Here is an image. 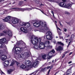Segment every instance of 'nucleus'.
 I'll use <instances>...</instances> for the list:
<instances>
[{"instance_id": "obj_53", "label": "nucleus", "mask_w": 75, "mask_h": 75, "mask_svg": "<svg viewBox=\"0 0 75 75\" xmlns=\"http://www.w3.org/2000/svg\"><path fill=\"white\" fill-rule=\"evenodd\" d=\"M66 41V42H67V41L68 40V39H65Z\"/></svg>"}, {"instance_id": "obj_57", "label": "nucleus", "mask_w": 75, "mask_h": 75, "mask_svg": "<svg viewBox=\"0 0 75 75\" xmlns=\"http://www.w3.org/2000/svg\"><path fill=\"white\" fill-rule=\"evenodd\" d=\"M15 2H13L12 4H15Z\"/></svg>"}, {"instance_id": "obj_60", "label": "nucleus", "mask_w": 75, "mask_h": 75, "mask_svg": "<svg viewBox=\"0 0 75 75\" xmlns=\"http://www.w3.org/2000/svg\"><path fill=\"white\" fill-rule=\"evenodd\" d=\"M61 34H62L61 33H59V35H61Z\"/></svg>"}, {"instance_id": "obj_5", "label": "nucleus", "mask_w": 75, "mask_h": 75, "mask_svg": "<svg viewBox=\"0 0 75 75\" xmlns=\"http://www.w3.org/2000/svg\"><path fill=\"white\" fill-rule=\"evenodd\" d=\"M31 42L33 45L38 44L37 37H35L34 36H32L31 38Z\"/></svg>"}, {"instance_id": "obj_43", "label": "nucleus", "mask_w": 75, "mask_h": 75, "mask_svg": "<svg viewBox=\"0 0 75 75\" xmlns=\"http://www.w3.org/2000/svg\"><path fill=\"white\" fill-rule=\"evenodd\" d=\"M64 31L65 32H67V29L66 28H64Z\"/></svg>"}, {"instance_id": "obj_29", "label": "nucleus", "mask_w": 75, "mask_h": 75, "mask_svg": "<svg viewBox=\"0 0 75 75\" xmlns=\"http://www.w3.org/2000/svg\"><path fill=\"white\" fill-rule=\"evenodd\" d=\"M12 72H13V70H12V69L9 70L8 71V74H11Z\"/></svg>"}, {"instance_id": "obj_42", "label": "nucleus", "mask_w": 75, "mask_h": 75, "mask_svg": "<svg viewBox=\"0 0 75 75\" xmlns=\"http://www.w3.org/2000/svg\"><path fill=\"white\" fill-rule=\"evenodd\" d=\"M23 3H24V2L23 1H21L20 2V4L21 5L22 4H23Z\"/></svg>"}, {"instance_id": "obj_28", "label": "nucleus", "mask_w": 75, "mask_h": 75, "mask_svg": "<svg viewBox=\"0 0 75 75\" xmlns=\"http://www.w3.org/2000/svg\"><path fill=\"white\" fill-rule=\"evenodd\" d=\"M37 41H38V43L39 42V43H41V38H37Z\"/></svg>"}, {"instance_id": "obj_34", "label": "nucleus", "mask_w": 75, "mask_h": 75, "mask_svg": "<svg viewBox=\"0 0 75 75\" xmlns=\"http://www.w3.org/2000/svg\"><path fill=\"white\" fill-rule=\"evenodd\" d=\"M14 63H15V62H12L10 64V66H13V65L14 64Z\"/></svg>"}, {"instance_id": "obj_47", "label": "nucleus", "mask_w": 75, "mask_h": 75, "mask_svg": "<svg viewBox=\"0 0 75 75\" xmlns=\"http://www.w3.org/2000/svg\"><path fill=\"white\" fill-rule=\"evenodd\" d=\"M50 69L49 70V71L48 72L47 75H49V74L50 73Z\"/></svg>"}, {"instance_id": "obj_15", "label": "nucleus", "mask_w": 75, "mask_h": 75, "mask_svg": "<svg viewBox=\"0 0 75 75\" xmlns=\"http://www.w3.org/2000/svg\"><path fill=\"white\" fill-rule=\"evenodd\" d=\"M20 29L21 31H23V33H28V31L27 30V28H25L22 27Z\"/></svg>"}, {"instance_id": "obj_19", "label": "nucleus", "mask_w": 75, "mask_h": 75, "mask_svg": "<svg viewBox=\"0 0 75 75\" xmlns=\"http://www.w3.org/2000/svg\"><path fill=\"white\" fill-rule=\"evenodd\" d=\"M59 6L62 7H65L66 6V4L64 3H60L59 4Z\"/></svg>"}, {"instance_id": "obj_24", "label": "nucleus", "mask_w": 75, "mask_h": 75, "mask_svg": "<svg viewBox=\"0 0 75 75\" xmlns=\"http://www.w3.org/2000/svg\"><path fill=\"white\" fill-rule=\"evenodd\" d=\"M57 42L58 45H62V46H64V43L61 42Z\"/></svg>"}, {"instance_id": "obj_45", "label": "nucleus", "mask_w": 75, "mask_h": 75, "mask_svg": "<svg viewBox=\"0 0 75 75\" xmlns=\"http://www.w3.org/2000/svg\"><path fill=\"white\" fill-rule=\"evenodd\" d=\"M71 41H70V42H69V44H68V46H67V47H68V46H69V45H70L71 44Z\"/></svg>"}, {"instance_id": "obj_36", "label": "nucleus", "mask_w": 75, "mask_h": 75, "mask_svg": "<svg viewBox=\"0 0 75 75\" xmlns=\"http://www.w3.org/2000/svg\"><path fill=\"white\" fill-rule=\"evenodd\" d=\"M74 38V35L72 34L71 35V40H72V39H73V38Z\"/></svg>"}, {"instance_id": "obj_26", "label": "nucleus", "mask_w": 75, "mask_h": 75, "mask_svg": "<svg viewBox=\"0 0 75 75\" xmlns=\"http://www.w3.org/2000/svg\"><path fill=\"white\" fill-rule=\"evenodd\" d=\"M4 26L0 25V30H4Z\"/></svg>"}, {"instance_id": "obj_4", "label": "nucleus", "mask_w": 75, "mask_h": 75, "mask_svg": "<svg viewBox=\"0 0 75 75\" xmlns=\"http://www.w3.org/2000/svg\"><path fill=\"white\" fill-rule=\"evenodd\" d=\"M55 53V50H52V51H50V52H48L47 54V58L48 59H51L54 55L53 54Z\"/></svg>"}, {"instance_id": "obj_39", "label": "nucleus", "mask_w": 75, "mask_h": 75, "mask_svg": "<svg viewBox=\"0 0 75 75\" xmlns=\"http://www.w3.org/2000/svg\"><path fill=\"white\" fill-rule=\"evenodd\" d=\"M55 24L56 25V26L57 29H59V30H60L61 31V29H60V28H58L57 27V24H56V23H55Z\"/></svg>"}, {"instance_id": "obj_49", "label": "nucleus", "mask_w": 75, "mask_h": 75, "mask_svg": "<svg viewBox=\"0 0 75 75\" xmlns=\"http://www.w3.org/2000/svg\"><path fill=\"white\" fill-rule=\"evenodd\" d=\"M59 38H60V39H63V37H59Z\"/></svg>"}, {"instance_id": "obj_16", "label": "nucleus", "mask_w": 75, "mask_h": 75, "mask_svg": "<svg viewBox=\"0 0 75 75\" xmlns=\"http://www.w3.org/2000/svg\"><path fill=\"white\" fill-rule=\"evenodd\" d=\"M39 46L40 49H42L44 48V44L42 42H41L40 43Z\"/></svg>"}, {"instance_id": "obj_10", "label": "nucleus", "mask_w": 75, "mask_h": 75, "mask_svg": "<svg viewBox=\"0 0 75 75\" xmlns=\"http://www.w3.org/2000/svg\"><path fill=\"white\" fill-rule=\"evenodd\" d=\"M21 25H24V26L26 25L27 28H28V27L30 26V24L28 22L27 23L25 22H21Z\"/></svg>"}, {"instance_id": "obj_41", "label": "nucleus", "mask_w": 75, "mask_h": 75, "mask_svg": "<svg viewBox=\"0 0 75 75\" xmlns=\"http://www.w3.org/2000/svg\"><path fill=\"white\" fill-rule=\"evenodd\" d=\"M46 69V68H42V71H44L45 70V69Z\"/></svg>"}, {"instance_id": "obj_9", "label": "nucleus", "mask_w": 75, "mask_h": 75, "mask_svg": "<svg viewBox=\"0 0 75 75\" xmlns=\"http://www.w3.org/2000/svg\"><path fill=\"white\" fill-rule=\"evenodd\" d=\"M25 64L26 65L28 66V67H30L32 65L31 62L29 60H27L25 61Z\"/></svg>"}, {"instance_id": "obj_14", "label": "nucleus", "mask_w": 75, "mask_h": 75, "mask_svg": "<svg viewBox=\"0 0 75 75\" xmlns=\"http://www.w3.org/2000/svg\"><path fill=\"white\" fill-rule=\"evenodd\" d=\"M9 63L10 62H9V61H5L3 63V65H4V66L5 67H8V66L9 65Z\"/></svg>"}, {"instance_id": "obj_21", "label": "nucleus", "mask_w": 75, "mask_h": 75, "mask_svg": "<svg viewBox=\"0 0 75 75\" xmlns=\"http://www.w3.org/2000/svg\"><path fill=\"white\" fill-rule=\"evenodd\" d=\"M6 41V39L5 38H3L0 40V42H3V43L5 42Z\"/></svg>"}, {"instance_id": "obj_61", "label": "nucleus", "mask_w": 75, "mask_h": 75, "mask_svg": "<svg viewBox=\"0 0 75 75\" xmlns=\"http://www.w3.org/2000/svg\"><path fill=\"white\" fill-rule=\"evenodd\" d=\"M1 73H2V74H4V73L3 72V71H1Z\"/></svg>"}, {"instance_id": "obj_6", "label": "nucleus", "mask_w": 75, "mask_h": 75, "mask_svg": "<svg viewBox=\"0 0 75 75\" xmlns=\"http://www.w3.org/2000/svg\"><path fill=\"white\" fill-rule=\"evenodd\" d=\"M11 9H14L15 11H19V10H21L22 11H26V10H28L30 11L32 10V8H12Z\"/></svg>"}, {"instance_id": "obj_63", "label": "nucleus", "mask_w": 75, "mask_h": 75, "mask_svg": "<svg viewBox=\"0 0 75 75\" xmlns=\"http://www.w3.org/2000/svg\"><path fill=\"white\" fill-rule=\"evenodd\" d=\"M55 22L56 23H57V21H55Z\"/></svg>"}, {"instance_id": "obj_27", "label": "nucleus", "mask_w": 75, "mask_h": 75, "mask_svg": "<svg viewBox=\"0 0 75 75\" xmlns=\"http://www.w3.org/2000/svg\"><path fill=\"white\" fill-rule=\"evenodd\" d=\"M21 68H22V69H25V68H26V66L24 64H22L21 66Z\"/></svg>"}, {"instance_id": "obj_7", "label": "nucleus", "mask_w": 75, "mask_h": 75, "mask_svg": "<svg viewBox=\"0 0 75 75\" xmlns=\"http://www.w3.org/2000/svg\"><path fill=\"white\" fill-rule=\"evenodd\" d=\"M46 34H47L46 36V38L47 40H51L52 39V37L51 36L52 35V33L50 31H48L47 32Z\"/></svg>"}, {"instance_id": "obj_30", "label": "nucleus", "mask_w": 75, "mask_h": 75, "mask_svg": "<svg viewBox=\"0 0 75 75\" xmlns=\"http://www.w3.org/2000/svg\"><path fill=\"white\" fill-rule=\"evenodd\" d=\"M35 9H36L37 10H40V11H41L43 13V14H45V15H46L47 16V15H46V14H45L44 13V12H42V11H41V10H40V9H38V8H35Z\"/></svg>"}, {"instance_id": "obj_38", "label": "nucleus", "mask_w": 75, "mask_h": 75, "mask_svg": "<svg viewBox=\"0 0 75 75\" xmlns=\"http://www.w3.org/2000/svg\"><path fill=\"white\" fill-rule=\"evenodd\" d=\"M4 35V33H0V37Z\"/></svg>"}, {"instance_id": "obj_32", "label": "nucleus", "mask_w": 75, "mask_h": 75, "mask_svg": "<svg viewBox=\"0 0 75 75\" xmlns=\"http://www.w3.org/2000/svg\"><path fill=\"white\" fill-rule=\"evenodd\" d=\"M52 42L54 44H56V41L54 39L52 40Z\"/></svg>"}, {"instance_id": "obj_54", "label": "nucleus", "mask_w": 75, "mask_h": 75, "mask_svg": "<svg viewBox=\"0 0 75 75\" xmlns=\"http://www.w3.org/2000/svg\"><path fill=\"white\" fill-rule=\"evenodd\" d=\"M69 37V35H67V36H66V37H67V38H68V37Z\"/></svg>"}, {"instance_id": "obj_58", "label": "nucleus", "mask_w": 75, "mask_h": 75, "mask_svg": "<svg viewBox=\"0 0 75 75\" xmlns=\"http://www.w3.org/2000/svg\"><path fill=\"white\" fill-rule=\"evenodd\" d=\"M62 1L63 2H65V0H62Z\"/></svg>"}, {"instance_id": "obj_48", "label": "nucleus", "mask_w": 75, "mask_h": 75, "mask_svg": "<svg viewBox=\"0 0 75 75\" xmlns=\"http://www.w3.org/2000/svg\"><path fill=\"white\" fill-rule=\"evenodd\" d=\"M51 13H52V14H54V12H53V11H51Z\"/></svg>"}, {"instance_id": "obj_22", "label": "nucleus", "mask_w": 75, "mask_h": 75, "mask_svg": "<svg viewBox=\"0 0 75 75\" xmlns=\"http://www.w3.org/2000/svg\"><path fill=\"white\" fill-rule=\"evenodd\" d=\"M8 34L9 37L12 36V32L10 30H9L8 32Z\"/></svg>"}, {"instance_id": "obj_52", "label": "nucleus", "mask_w": 75, "mask_h": 75, "mask_svg": "<svg viewBox=\"0 0 75 75\" xmlns=\"http://www.w3.org/2000/svg\"><path fill=\"white\" fill-rule=\"evenodd\" d=\"M64 57H65V54H64L62 56V58H64Z\"/></svg>"}, {"instance_id": "obj_1", "label": "nucleus", "mask_w": 75, "mask_h": 75, "mask_svg": "<svg viewBox=\"0 0 75 75\" xmlns=\"http://www.w3.org/2000/svg\"><path fill=\"white\" fill-rule=\"evenodd\" d=\"M24 49V48L22 47L20 48L19 47H14L13 50H15V52L16 54H19L18 55V58H25V57H30V54L28 52H25V53H21V52L22 51V50Z\"/></svg>"}, {"instance_id": "obj_13", "label": "nucleus", "mask_w": 75, "mask_h": 75, "mask_svg": "<svg viewBox=\"0 0 75 75\" xmlns=\"http://www.w3.org/2000/svg\"><path fill=\"white\" fill-rule=\"evenodd\" d=\"M1 59L2 61H4L7 59V56L5 54H2L1 56Z\"/></svg>"}, {"instance_id": "obj_35", "label": "nucleus", "mask_w": 75, "mask_h": 75, "mask_svg": "<svg viewBox=\"0 0 75 75\" xmlns=\"http://www.w3.org/2000/svg\"><path fill=\"white\" fill-rule=\"evenodd\" d=\"M69 52V51L68 50L67 51H66L64 52V54H67V53H68Z\"/></svg>"}, {"instance_id": "obj_11", "label": "nucleus", "mask_w": 75, "mask_h": 75, "mask_svg": "<svg viewBox=\"0 0 75 75\" xmlns=\"http://www.w3.org/2000/svg\"><path fill=\"white\" fill-rule=\"evenodd\" d=\"M12 22L13 24H17L19 22V20L18 19L13 18L12 20Z\"/></svg>"}, {"instance_id": "obj_2", "label": "nucleus", "mask_w": 75, "mask_h": 75, "mask_svg": "<svg viewBox=\"0 0 75 75\" xmlns=\"http://www.w3.org/2000/svg\"><path fill=\"white\" fill-rule=\"evenodd\" d=\"M33 25L35 27H39L40 26L42 27V29H41V32L46 31L48 29V27L47 26L46 22L45 21H36L33 23Z\"/></svg>"}, {"instance_id": "obj_64", "label": "nucleus", "mask_w": 75, "mask_h": 75, "mask_svg": "<svg viewBox=\"0 0 75 75\" xmlns=\"http://www.w3.org/2000/svg\"><path fill=\"white\" fill-rule=\"evenodd\" d=\"M56 38H58V37L56 36Z\"/></svg>"}, {"instance_id": "obj_17", "label": "nucleus", "mask_w": 75, "mask_h": 75, "mask_svg": "<svg viewBox=\"0 0 75 75\" xmlns=\"http://www.w3.org/2000/svg\"><path fill=\"white\" fill-rule=\"evenodd\" d=\"M55 49L57 51H60L63 50V47H62L61 46H59L57 47V48H56Z\"/></svg>"}, {"instance_id": "obj_3", "label": "nucleus", "mask_w": 75, "mask_h": 75, "mask_svg": "<svg viewBox=\"0 0 75 75\" xmlns=\"http://www.w3.org/2000/svg\"><path fill=\"white\" fill-rule=\"evenodd\" d=\"M0 48H3L2 50H0V54L1 55L4 53H6L7 52V47L5 45L3 42H0Z\"/></svg>"}, {"instance_id": "obj_18", "label": "nucleus", "mask_w": 75, "mask_h": 75, "mask_svg": "<svg viewBox=\"0 0 75 75\" xmlns=\"http://www.w3.org/2000/svg\"><path fill=\"white\" fill-rule=\"evenodd\" d=\"M50 44V41H47L45 42V44H44V48L45 47H49V44Z\"/></svg>"}, {"instance_id": "obj_56", "label": "nucleus", "mask_w": 75, "mask_h": 75, "mask_svg": "<svg viewBox=\"0 0 75 75\" xmlns=\"http://www.w3.org/2000/svg\"><path fill=\"white\" fill-rule=\"evenodd\" d=\"M49 1H50V2H51V1H52V0H48Z\"/></svg>"}, {"instance_id": "obj_59", "label": "nucleus", "mask_w": 75, "mask_h": 75, "mask_svg": "<svg viewBox=\"0 0 75 75\" xmlns=\"http://www.w3.org/2000/svg\"><path fill=\"white\" fill-rule=\"evenodd\" d=\"M52 62H54V60H53L52 61Z\"/></svg>"}, {"instance_id": "obj_62", "label": "nucleus", "mask_w": 75, "mask_h": 75, "mask_svg": "<svg viewBox=\"0 0 75 75\" xmlns=\"http://www.w3.org/2000/svg\"><path fill=\"white\" fill-rule=\"evenodd\" d=\"M60 25L61 26V27H62V24H60Z\"/></svg>"}, {"instance_id": "obj_44", "label": "nucleus", "mask_w": 75, "mask_h": 75, "mask_svg": "<svg viewBox=\"0 0 75 75\" xmlns=\"http://www.w3.org/2000/svg\"><path fill=\"white\" fill-rule=\"evenodd\" d=\"M51 68V67L49 66V67H47V69H49V68Z\"/></svg>"}, {"instance_id": "obj_31", "label": "nucleus", "mask_w": 75, "mask_h": 75, "mask_svg": "<svg viewBox=\"0 0 75 75\" xmlns=\"http://www.w3.org/2000/svg\"><path fill=\"white\" fill-rule=\"evenodd\" d=\"M17 44L18 45H20V44H22V42L19 41Z\"/></svg>"}, {"instance_id": "obj_8", "label": "nucleus", "mask_w": 75, "mask_h": 75, "mask_svg": "<svg viewBox=\"0 0 75 75\" xmlns=\"http://www.w3.org/2000/svg\"><path fill=\"white\" fill-rule=\"evenodd\" d=\"M39 62L38 59L36 60L35 62L33 63L32 66L34 68H37L38 67V64H39Z\"/></svg>"}, {"instance_id": "obj_33", "label": "nucleus", "mask_w": 75, "mask_h": 75, "mask_svg": "<svg viewBox=\"0 0 75 75\" xmlns=\"http://www.w3.org/2000/svg\"><path fill=\"white\" fill-rule=\"evenodd\" d=\"M16 63L18 66H20V63L17 62H16Z\"/></svg>"}, {"instance_id": "obj_20", "label": "nucleus", "mask_w": 75, "mask_h": 75, "mask_svg": "<svg viewBox=\"0 0 75 75\" xmlns=\"http://www.w3.org/2000/svg\"><path fill=\"white\" fill-rule=\"evenodd\" d=\"M71 6H72V4H67V5H66L65 8H70L71 7Z\"/></svg>"}, {"instance_id": "obj_46", "label": "nucleus", "mask_w": 75, "mask_h": 75, "mask_svg": "<svg viewBox=\"0 0 75 75\" xmlns=\"http://www.w3.org/2000/svg\"><path fill=\"white\" fill-rule=\"evenodd\" d=\"M71 62H72V61H70L69 62H68V64H71Z\"/></svg>"}, {"instance_id": "obj_40", "label": "nucleus", "mask_w": 75, "mask_h": 75, "mask_svg": "<svg viewBox=\"0 0 75 75\" xmlns=\"http://www.w3.org/2000/svg\"><path fill=\"white\" fill-rule=\"evenodd\" d=\"M7 30H5L3 31V33H4L5 34H7Z\"/></svg>"}, {"instance_id": "obj_12", "label": "nucleus", "mask_w": 75, "mask_h": 75, "mask_svg": "<svg viewBox=\"0 0 75 75\" xmlns=\"http://www.w3.org/2000/svg\"><path fill=\"white\" fill-rule=\"evenodd\" d=\"M11 18V17L10 16H8L7 17H6L4 19H3L4 21L7 22V21H10Z\"/></svg>"}, {"instance_id": "obj_55", "label": "nucleus", "mask_w": 75, "mask_h": 75, "mask_svg": "<svg viewBox=\"0 0 75 75\" xmlns=\"http://www.w3.org/2000/svg\"><path fill=\"white\" fill-rule=\"evenodd\" d=\"M40 6H44V4H41L40 5Z\"/></svg>"}, {"instance_id": "obj_23", "label": "nucleus", "mask_w": 75, "mask_h": 75, "mask_svg": "<svg viewBox=\"0 0 75 75\" xmlns=\"http://www.w3.org/2000/svg\"><path fill=\"white\" fill-rule=\"evenodd\" d=\"M34 48L36 50H40V47L37 45H35L34 46Z\"/></svg>"}, {"instance_id": "obj_37", "label": "nucleus", "mask_w": 75, "mask_h": 75, "mask_svg": "<svg viewBox=\"0 0 75 75\" xmlns=\"http://www.w3.org/2000/svg\"><path fill=\"white\" fill-rule=\"evenodd\" d=\"M65 14H67V15H69V13L67 11L65 12Z\"/></svg>"}, {"instance_id": "obj_25", "label": "nucleus", "mask_w": 75, "mask_h": 75, "mask_svg": "<svg viewBox=\"0 0 75 75\" xmlns=\"http://www.w3.org/2000/svg\"><path fill=\"white\" fill-rule=\"evenodd\" d=\"M47 54H45L42 56V58L43 59H46V57H47Z\"/></svg>"}, {"instance_id": "obj_50", "label": "nucleus", "mask_w": 75, "mask_h": 75, "mask_svg": "<svg viewBox=\"0 0 75 75\" xmlns=\"http://www.w3.org/2000/svg\"><path fill=\"white\" fill-rule=\"evenodd\" d=\"M35 2L36 3H39V2L37 1H35Z\"/></svg>"}, {"instance_id": "obj_51", "label": "nucleus", "mask_w": 75, "mask_h": 75, "mask_svg": "<svg viewBox=\"0 0 75 75\" xmlns=\"http://www.w3.org/2000/svg\"><path fill=\"white\" fill-rule=\"evenodd\" d=\"M72 54V52H71L69 53V55H71V54Z\"/></svg>"}]
</instances>
